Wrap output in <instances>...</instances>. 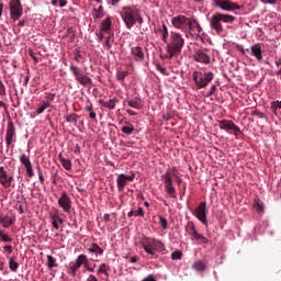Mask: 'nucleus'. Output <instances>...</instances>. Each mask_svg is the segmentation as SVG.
Instances as JSON below:
<instances>
[{"instance_id":"22","label":"nucleus","mask_w":281,"mask_h":281,"mask_svg":"<svg viewBox=\"0 0 281 281\" xmlns=\"http://www.w3.org/2000/svg\"><path fill=\"white\" fill-rule=\"evenodd\" d=\"M191 240H195L198 245H207L210 243V239L207 237L203 236L199 232L191 237Z\"/></svg>"},{"instance_id":"16","label":"nucleus","mask_w":281,"mask_h":281,"mask_svg":"<svg viewBox=\"0 0 281 281\" xmlns=\"http://www.w3.org/2000/svg\"><path fill=\"white\" fill-rule=\"evenodd\" d=\"M59 207L66 212V214H69L71 212V198L67 194V191H64L60 195V198L57 201Z\"/></svg>"},{"instance_id":"23","label":"nucleus","mask_w":281,"mask_h":281,"mask_svg":"<svg viewBox=\"0 0 281 281\" xmlns=\"http://www.w3.org/2000/svg\"><path fill=\"white\" fill-rule=\"evenodd\" d=\"M127 104L132 108V109H137L138 111L143 109L144 103L142 102V99L139 98H134L132 100L127 101Z\"/></svg>"},{"instance_id":"5","label":"nucleus","mask_w":281,"mask_h":281,"mask_svg":"<svg viewBox=\"0 0 281 281\" xmlns=\"http://www.w3.org/2000/svg\"><path fill=\"white\" fill-rule=\"evenodd\" d=\"M138 10L136 8L123 7L121 11V18L125 23L127 30H132L135 25V19Z\"/></svg>"},{"instance_id":"25","label":"nucleus","mask_w":281,"mask_h":281,"mask_svg":"<svg viewBox=\"0 0 281 281\" xmlns=\"http://www.w3.org/2000/svg\"><path fill=\"white\" fill-rule=\"evenodd\" d=\"M184 232L192 238L198 233L194 222H188L184 226Z\"/></svg>"},{"instance_id":"4","label":"nucleus","mask_w":281,"mask_h":281,"mask_svg":"<svg viewBox=\"0 0 281 281\" xmlns=\"http://www.w3.org/2000/svg\"><path fill=\"white\" fill-rule=\"evenodd\" d=\"M214 80V72L212 71H194L193 72V82L195 83L196 89H205Z\"/></svg>"},{"instance_id":"54","label":"nucleus","mask_w":281,"mask_h":281,"mask_svg":"<svg viewBox=\"0 0 281 281\" xmlns=\"http://www.w3.org/2000/svg\"><path fill=\"white\" fill-rule=\"evenodd\" d=\"M54 98H56V94L46 93V100H48L49 104H52V102H54Z\"/></svg>"},{"instance_id":"40","label":"nucleus","mask_w":281,"mask_h":281,"mask_svg":"<svg viewBox=\"0 0 281 281\" xmlns=\"http://www.w3.org/2000/svg\"><path fill=\"white\" fill-rule=\"evenodd\" d=\"M9 269H11L13 272H16L19 270V262L14 260V257H11L9 259Z\"/></svg>"},{"instance_id":"59","label":"nucleus","mask_w":281,"mask_h":281,"mask_svg":"<svg viewBox=\"0 0 281 281\" xmlns=\"http://www.w3.org/2000/svg\"><path fill=\"white\" fill-rule=\"evenodd\" d=\"M30 56L31 58H33L34 63L36 64L41 63V59L36 57V54H34L33 52H30Z\"/></svg>"},{"instance_id":"3","label":"nucleus","mask_w":281,"mask_h":281,"mask_svg":"<svg viewBox=\"0 0 281 281\" xmlns=\"http://www.w3.org/2000/svg\"><path fill=\"white\" fill-rule=\"evenodd\" d=\"M140 245L146 254H148V256H157L155 251H164L165 249L164 243H161V240L151 237H144L140 240Z\"/></svg>"},{"instance_id":"13","label":"nucleus","mask_w":281,"mask_h":281,"mask_svg":"<svg viewBox=\"0 0 281 281\" xmlns=\"http://www.w3.org/2000/svg\"><path fill=\"white\" fill-rule=\"evenodd\" d=\"M12 181H14V176L9 175L5 170V167H0V186L8 190V188H11Z\"/></svg>"},{"instance_id":"32","label":"nucleus","mask_w":281,"mask_h":281,"mask_svg":"<svg viewBox=\"0 0 281 281\" xmlns=\"http://www.w3.org/2000/svg\"><path fill=\"white\" fill-rule=\"evenodd\" d=\"M78 269H80V266L76 261L74 263H70V266L68 267L69 276H72V278H76V273H78Z\"/></svg>"},{"instance_id":"2","label":"nucleus","mask_w":281,"mask_h":281,"mask_svg":"<svg viewBox=\"0 0 281 281\" xmlns=\"http://www.w3.org/2000/svg\"><path fill=\"white\" fill-rule=\"evenodd\" d=\"M171 42L167 44V56L166 58H173V56H177V54H181V49H183V46L186 45V40L183 36L180 35V33L171 32L170 34Z\"/></svg>"},{"instance_id":"26","label":"nucleus","mask_w":281,"mask_h":281,"mask_svg":"<svg viewBox=\"0 0 281 281\" xmlns=\"http://www.w3.org/2000/svg\"><path fill=\"white\" fill-rule=\"evenodd\" d=\"M77 82H79V85H82V87H88V85H93V80L91 79V77L82 75L81 77H79L78 79H76Z\"/></svg>"},{"instance_id":"8","label":"nucleus","mask_w":281,"mask_h":281,"mask_svg":"<svg viewBox=\"0 0 281 281\" xmlns=\"http://www.w3.org/2000/svg\"><path fill=\"white\" fill-rule=\"evenodd\" d=\"M12 142H16V126H14L12 119H9L5 132V144L8 148L12 146Z\"/></svg>"},{"instance_id":"39","label":"nucleus","mask_w":281,"mask_h":281,"mask_svg":"<svg viewBox=\"0 0 281 281\" xmlns=\"http://www.w3.org/2000/svg\"><path fill=\"white\" fill-rule=\"evenodd\" d=\"M66 122L74 124V126H78V114L72 113L66 116Z\"/></svg>"},{"instance_id":"6","label":"nucleus","mask_w":281,"mask_h":281,"mask_svg":"<svg viewBox=\"0 0 281 281\" xmlns=\"http://www.w3.org/2000/svg\"><path fill=\"white\" fill-rule=\"evenodd\" d=\"M176 177L175 168L168 169L165 175L161 176V179L165 181V190L169 196L172 199H177V190L172 184V178Z\"/></svg>"},{"instance_id":"18","label":"nucleus","mask_w":281,"mask_h":281,"mask_svg":"<svg viewBox=\"0 0 281 281\" xmlns=\"http://www.w3.org/2000/svg\"><path fill=\"white\" fill-rule=\"evenodd\" d=\"M20 162L24 166L27 177H34V167H32V160L25 154L20 156Z\"/></svg>"},{"instance_id":"45","label":"nucleus","mask_w":281,"mask_h":281,"mask_svg":"<svg viewBox=\"0 0 281 281\" xmlns=\"http://www.w3.org/2000/svg\"><path fill=\"white\" fill-rule=\"evenodd\" d=\"M162 42L168 43V26L162 24Z\"/></svg>"},{"instance_id":"57","label":"nucleus","mask_w":281,"mask_h":281,"mask_svg":"<svg viewBox=\"0 0 281 281\" xmlns=\"http://www.w3.org/2000/svg\"><path fill=\"white\" fill-rule=\"evenodd\" d=\"M103 31H100L99 33H97V38L99 41V43H102V41H104V33H102Z\"/></svg>"},{"instance_id":"63","label":"nucleus","mask_w":281,"mask_h":281,"mask_svg":"<svg viewBox=\"0 0 281 281\" xmlns=\"http://www.w3.org/2000/svg\"><path fill=\"white\" fill-rule=\"evenodd\" d=\"M277 67H280V70L278 71V76L281 75V59L276 61Z\"/></svg>"},{"instance_id":"48","label":"nucleus","mask_w":281,"mask_h":281,"mask_svg":"<svg viewBox=\"0 0 281 281\" xmlns=\"http://www.w3.org/2000/svg\"><path fill=\"white\" fill-rule=\"evenodd\" d=\"M251 115H255L256 117H259V120H265L267 119V115L258 110H254L251 112Z\"/></svg>"},{"instance_id":"38","label":"nucleus","mask_w":281,"mask_h":281,"mask_svg":"<svg viewBox=\"0 0 281 281\" xmlns=\"http://www.w3.org/2000/svg\"><path fill=\"white\" fill-rule=\"evenodd\" d=\"M192 268L195 270V271H205V262H203L202 260H196Z\"/></svg>"},{"instance_id":"33","label":"nucleus","mask_w":281,"mask_h":281,"mask_svg":"<svg viewBox=\"0 0 281 281\" xmlns=\"http://www.w3.org/2000/svg\"><path fill=\"white\" fill-rule=\"evenodd\" d=\"M46 258V266L48 267V269H54L55 267H58V263L56 262V258H54V256L47 255Z\"/></svg>"},{"instance_id":"21","label":"nucleus","mask_w":281,"mask_h":281,"mask_svg":"<svg viewBox=\"0 0 281 281\" xmlns=\"http://www.w3.org/2000/svg\"><path fill=\"white\" fill-rule=\"evenodd\" d=\"M113 22H111V16H108L105 20L101 22L100 31L105 32V34H111V27Z\"/></svg>"},{"instance_id":"47","label":"nucleus","mask_w":281,"mask_h":281,"mask_svg":"<svg viewBox=\"0 0 281 281\" xmlns=\"http://www.w3.org/2000/svg\"><path fill=\"white\" fill-rule=\"evenodd\" d=\"M159 225L164 229H168V220H166L164 216H159Z\"/></svg>"},{"instance_id":"41","label":"nucleus","mask_w":281,"mask_h":281,"mask_svg":"<svg viewBox=\"0 0 281 281\" xmlns=\"http://www.w3.org/2000/svg\"><path fill=\"white\" fill-rule=\"evenodd\" d=\"M0 240L1 243H12V237L0 229Z\"/></svg>"},{"instance_id":"36","label":"nucleus","mask_w":281,"mask_h":281,"mask_svg":"<svg viewBox=\"0 0 281 281\" xmlns=\"http://www.w3.org/2000/svg\"><path fill=\"white\" fill-rule=\"evenodd\" d=\"M93 19H102L104 16V7L100 5L98 9H93Z\"/></svg>"},{"instance_id":"31","label":"nucleus","mask_w":281,"mask_h":281,"mask_svg":"<svg viewBox=\"0 0 281 281\" xmlns=\"http://www.w3.org/2000/svg\"><path fill=\"white\" fill-rule=\"evenodd\" d=\"M70 71L72 72V75L75 76V79L78 80L79 77H81L82 74V69H80L78 66L71 64L70 65Z\"/></svg>"},{"instance_id":"9","label":"nucleus","mask_w":281,"mask_h":281,"mask_svg":"<svg viewBox=\"0 0 281 281\" xmlns=\"http://www.w3.org/2000/svg\"><path fill=\"white\" fill-rule=\"evenodd\" d=\"M190 23V18L186 15H177L171 19V24L177 30H181V32H188V25Z\"/></svg>"},{"instance_id":"15","label":"nucleus","mask_w":281,"mask_h":281,"mask_svg":"<svg viewBox=\"0 0 281 281\" xmlns=\"http://www.w3.org/2000/svg\"><path fill=\"white\" fill-rule=\"evenodd\" d=\"M187 32L191 34V36H201V32H203V27L199 23V20L189 18Z\"/></svg>"},{"instance_id":"12","label":"nucleus","mask_w":281,"mask_h":281,"mask_svg":"<svg viewBox=\"0 0 281 281\" xmlns=\"http://www.w3.org/2000/svg\"><path fill=\"white\" fill-rule=\"evenodd\" d=\"M131 181H135V173H132L131 176L120 173L116 179L119 192H124V188H126Z\"/></svg>"},{"instance_id":"61","label":"nucleus","mask_w":281,"mask_h":281,"mask_svg":"<svg viewBox=\"0 0 281 281\" xmlns=\"http://www.w3.org/2000/svg\"><path fill=\"white\" fill-rule=\"evenodd\" d=\"M67 36H71V38L76 36V33H74V30L71 27L67 29Z\"/></svg>"},{"instance_id":"24","label":"nucleus","mask_w":281,"mask_h":281,"mask_svg":"<svg viewBox=\"0 0 281 281\" xmlns=\"http://www.w3.org/2000/svg\"><path fill=\"white\" fill-rule=\"evenodd\" d=\"M89 254H95V256H102L104 250L95 243L91 244L88 248Z\"/></svg>"},{"instance_id":"58","label":"nucleus","mask_w":281,"mask_h":281,"mask_svg":"<svg viewBox=\"0 0 281 281\" xmlns=\"http://www.w3.org/2000/svg\"><path fill=\"white\" fill-rule=\"evenodd\" d=\"M0 95H5V85L2 81H0Z\"/></svg>"},{"instance_id":"10","label":"nucleus","mask_w":281,"mask_h":281,"mask_svg":"<svg viewBox=\"0 0 281 281\" xmlns=\"http://www.w3.org/2000/svg\"><path fill=\"white\" fill-rule=\"evenodd\" d=\"M11 19L18 21L20 16H23V7L21 0H11L9 3Z\"/></svg>"},{"instance_id":"53","label":"nucleus","mask_w":281,"mask_h":281,"mask_svg":"<svg viewBox=\"0 0 281 281\" xmlns=\"http://www.w3.org/2000/svg\"><path fill=\"white\" fill-rule=\"evenodd\" d=\"M135 23H139V25L144 23V19L139 15V11L136 13Z\"/></svg>"},{"instance_id":"17","label":"nucleus","mask_w":281,"mask_h":281,"mask_svg":"<svg viewBox=\"0 0 281 281\" xmlns=\"http://www.w3.org/2000/svg\"><path fill=\"white\" fill-rule=\"evenodd\" d=\"M193 60H195V63H201L202 65H210V55H207V53L205 52V49H195L193 53Z\"/></svg>"},{"instance_id":"49","label":"nucleus","mask_w":281,"mask_h":281,"mask_svg":"<svg viewBox=\"0 0 281 281\" xmlns=\"http://www.w3.org/2000/svg\"><path fill=\"white\" fill-rule=\"evenodd\" d=\"M278 109H280V101H272L271 102V111L277 113Z\"/></svg>"},{"instance_id":"20","label":"nucleus","mask_w":281,"mask_h":281,"mask_svg":"<svg viewBox=\"0 0 281 281\" xmlns=\"http://www.w3.org/2000/svg\"><path fill=\"white\" fill-rule=\"evenodd\" d=\"M132 56H134L135 60L142 61L145 58L144 50L140 46L132 47L131 49Z\"/></svg>"},{"instance_id":"50","label":"nucleus","mask_w":281,"mask_h":281,"mask_svg":"<svg viewBox=\"0 0 281 281\" xmlns=\"http://www.w3.org/2000/svg\"><path fill=\"white\" fill-rule=\"evenodd\" d=\"M37 175H38L40 182L42 184L45 183V178L43 177V171H41V167H37Z\"/></svg>"},{"instance_id":"46","label":"nucleus","mask_w":281,"mask_h":281,"mask_svg":"<svg viewBox=\"0 0 281 281\" xmlns=\"http://www.w3.org/2000/svg\"><path fill=\"white\" fill-rule=\"evenodd\" d=\"M183 254L180 250H176L171 254V260H181Z\"/></svg>"},{"instance_id":"34","label":"nucleus","mask_w":281,"mask_h":281,"mask_svg":"<svg viewBox=\"0 0 281 281\" xmlns=\"http://www.w3.org/2000/svg\"><path fill=\"white\" fill-rule=\"evenodd\" d=\"M52 106V103H49V101H44L43 104L36 109V114L41 115L42 113H45V111H47V109H49Z\"/></svg>"},{"instance_id":"60","label":"nucleus","mask_w":281,"mask_h":281,"mask_svg":"<svg viewBox=\"0 0 281 281\" xmlns=\"http://www.w3.org/2000/svg\"><path fill=\"white\" fill-rule=\"evenodd\" d=\"M87 267H88V268H85L86 271H89L90 273H93V271H95V268H94V267H91V265L89 263V260L87 261Z\"/></svg>"},{"instance_id":"14","label":"nucleus","mask_w":281,"mask_h":281,"mask_svg":"<svg viewBox=\"0 0 281 281\" xmlns=\"http://www.w3.org/2000/svg\"><path fill=\"white\" fill-rule=\"evenodd\" d=\"M218 126L221 131H226V133H234V135H238V133H240V127L235 125L233 121L222 120L218 122Z\"/></svg>"},{"instance_id":"7","label":"nucleus","mask_w":281,"mask_h":281,"mask_svg":"<svg viewBox=\"0 0 281 281\" xmlns=\"http://www.w3.org/2000/svg\"><path fill=\"white\" fill-rule=\"evenodd\" d=\"M215 8L224 10L225 12H234V10H240L238 3L233 2L232 0H213Z\"/></svg>"},{"instance_id":"27","label":"nucleus","mask_w":281,"mask_h":281,"mask_svg":"<svg viewBox=\"0 0 281 281\" xmlns=\"http://www.w3.org/2000/svg\"><path fill=\"white\" fill-rule=\"evenodd\" d=\"M117 102H120V100H117V98L114 97L113 99H110L109 101L101 102V104L105 109L113 110V109H115V104H117Z\"/></svg>"},{"instance_id":"35","label":"nucleus","mask_w":281,"mask_h":281,"mask_svg":"<svg viewBox=\"0 0 281 281\" xmlns=\"http://www.w3.org/2000/svg\"><path fill=\"white\" fill-rule=\"evenodd\" d=\"M144 207H138V210H136V211H134V210H132V211H130L128 213H127V216H128V218H133V216H142V217H144Z\"/></svg>"},{"instance_id":"44","label":"nucleus","mask_w":281,"mask_h":281,"mask_svg":"<svg viewBox=\"0 0 281 281\" xmlns=\"http://www.w3.org/2000/svg\"><path fill=\"white\" fill-rule=\"evenodd\" d=\"M128 76V71H117L116 72V80H120L121 82H124V78Z\"/></svg>"},{"instance_id":"51","label":"nucleus","mask_w":281,"mask_h":281,"mask_svg":"<svg viewBox=\"0 0 281 281\" xmlns=\"http://www.w3.org/2000/svg\"><path fill=\"white\" fill-rule=\"evenodd\" d=\"M104 47H106V49H111V47H112V44H111V35H109V36L105 38Z\"/></svg>"},{"instance_id":"11","label":"nucleus","mask_w":281,"mask_h":281,"mask_svg":"<svg viewBox=\"0 0 281 281\" xmlns=\"http://www.w3.org/2000/svg\"><path fill=\"white\" fill-rule=\"evenodd\" d=\"M194 216L202 225H207V203L201 202L195 209Z\"/></svg>"},{"instance_id":"64","label":"nucleus","mask_w":281,"mask_h":281,"mask_svg":"<svg viewBox=\"0 0 281 281\" xmlns=\"http://www.w3.org/2000/svg\"><path fill=\"white\" fill-rule=\"evenodd\" d=\"M143 281H157V280H155V277L148 276Z\"/></svg>"},{"instance_id":"62","label":"nucleus","mask_w":281,"mask_h":281,"mask_svg":"<svg viewBox=\"0 0 281 281\" xmlns=\"http://www.w3.org/2000/svg\"><path fill=\"white\" fill-rule=\"evenodd\" d=\"M87 281H99V280L94 274H89V277L87 278Z\"/></svg>"},{"instance_id":"52","label":"nucleus","mask_w":281,"mask_h":281,"mask_svg":"<svg viewBox=\"0 0 281 281\" xmlns=\"http://www.w3.org/2000/svg\"><path fill=\"white\" fill-rule=\"evenodd\" d=\"M255 209L257 210V212H265V207L262 206V204H260V202L255 203Z\"/></svg>"},{"instance_id":"43","label":"nucleus","mask_w":281,"mask_h":281,"mask_svg":"<svg viewBox=\"0 0 281 281\" xmlns=\"http://www.w3.org/2000/svg\"><path fill=\"white\" fill-rule=\"evenodd\" d=\"M98 276L100 273H103V276H109V272L106 271V263H101L97 270Z\"/></svg>"},{"instance_id":"56","label":"nucleus","mask_w":281,"mask_h":281,"mask_svg":"<svg viewBox=\"0 0 281 281\" xmlns=\"http://www.w3.org/2000/svg\"><path fill=\"white\" fill-rule=\"evenodd\" d=\"M214 91H216V86L215 85L211 86L210 91L207 92V98L214 95Z\"/></svg>"},{"instance_id":"30","label":"nucleus","mask_w":281,"mask_h":281,"mask_svg":"<svg viewBox=\"0 0 281 281\" xmlns=\"http://www.w3.org/2000/svg\"><path fill=\"white\" fill-rule=\"evenodd\" d=\"M58 159L65 170H71V160L63 157V154H59Z\"/></svg>"},{"instance_id":"28","label":"nucleus","mask_w":281,"mask_h":281,"mask_svg":"<svg viewBox=\"0 0 281 281\" xmlns=\"http://www.w3.org/2000/svg\"><path fill=\"white\" fill-rule=\"evenodd\" d=\"M122 133L125 135H133V132L135 131V126L128 122H125V125L121 127Z\"/></svg>"},{"instance_id":"37","label":"nucleus","mask_w":281,"mask_h":281,"mask_svg":"<svg viewBox=\"0 0 281 281\" xmlns=\"http://www.w3.org/2000/svg\"><path fill=\"white\" fill-rule=\"evenodd\" d=\"M14 221H12V218L5 216V217H0V224L2 225V227H5L8 229V227H10V225H13Z\"/></svg>"},{"instance_id":"55","label":"nucleus","mask_w":281,"mask_h":281,"mask_svg":"<svg viewBox=\"0 0 281 281\" xmlns=\"http://www.w3.org/2000/svg\"><path fill=\"white\" fill-rule=\"evenodd\" d=\"M261 3L270 4V5H276L278 3V0H260Z\"/></svg>"},{"instance_id":"29","label":"nucleus","mask_w":281,"mask_h":281,"mask_svg":"<svg viewBox=\"0 0 281 281\" xmlns=\"http://www.w3.org/2000/svg\"><path fill=\"white\" fill-rule=\"evenodd\" d=\"M89 261V258L87 257V255H79L76 259V263L79 265L80 267H85V269H89V267L87 266V262Z\"/></svg>"},{"instance_id":"19","label":"nucleus","mask_w":281,"mask_h":281,"mask_svg":"<svg viewBox=\"0 0 281 281\" xmlns=\"http://www.w3.org/2000/svg\"><path fill=\"white\" fill-rule=\"evenodd\" d=\"M250 56H254L258 63H262V44L257 43L250 46Z\"/></svg>"},{"instance_id":"1","label":"nucleus","mask_w":281,"mask_h":281,"mask_svg":"<svg viewBox=\"0 0 281 281\" xmlns=\"http://www.w3.org/2000/svg\"><path fill=\"white\" fill-rule=\"evenodd\" d=\"M234 21H236V16L221 12L214 13L209 19L210 27L215 34H223V23H234Z\"/></svg>"},{"instance_id":"42","label":"nucleus","mask_w":281,"mask_h":281,"mask_svg":"<svg viewBox=\"0 0 281 281\" xmlns=\"http://www.w3.org/2000/svg\"><path fill=\"white\" fill-rule=\"evenodd\" d=\"M157 71H160L162 76H168V69L164 68L159 61H154Z\"/></svg>"}]
</instances>
